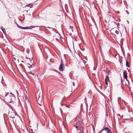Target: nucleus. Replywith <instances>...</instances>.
Segmentation results:
<instances>
[{
    "label": "nucleus",
    "instance_id": "1",
    "mask_svg": "<svg viewBox=\"0 0 133 133\" xmlns=\"http://www.w3.org/2000/svg\"><path fill=\"white\" fill-rule=\"evenodd\" d=\"M17 25V26L19 28H21L23 29H31L32 28H33L35 27H38L37 26H26L25 27H22L21 26H19L18 24L16 23Z\"/></svg>",
    "mask_w": 133,
    "mask_h": 133
},
{
    "label": "nucleus",
    "instance_id": "2",
    "mask_svg": "<svg viewBox=\"0 0 133 133\" xmlns=\"http://www.w3.org/2000/svg\"><path fill=\"white\" fill-rule=\"evenodd\" d=\"M79 117H77L75 119V122L76 123V125H79L80 124V121L78 120Z\"/></svg>",
    "mask_w": 133,
    "mask_h": 133
},
{
    "label": "nucleus",
    "instance_id": "3",
    "mask_svg": "<svg viewBox=\"0 0 133 133\" xmlns=\"http://www.w3.org/2000/svg\"><path fill=\"white\" fill-rule=\"evenodd\" d=\"M63 62L62 60H61V64L59 67V70L60 71H62L63 70Z\"/></svg>",
    "mask_w": 133,
    "mask_h": 133
},
{
    "label": "nucleus",
    "instance_id": "4",
    "mask_svg": "<svg viewBox=\"0 0 133 133\" xmlns=\"http://www.w3.org/2000/svg\"><path fill=\"white\" fill-rule=\"evenodd\" d=\"M42 94H41V93L40 92H37V93L36 94V97L38 99V101L39 100V99L40 97L41 96Z\"/></svg>",
    "mask_w": 133,
    "mask_h": 133
},
{
    "label": "nucleus",
    "instance_id": "5",
    "mask_svg": "<svg viewBox=\"0 0 133 133\" xmlns=\"http://www.w3.org/2000/svg\"><path fill=\"white\" fill-rule=\"evenodd\" d=\"M8 98L9 99H8V101L9 103H11L13 102L12 99V97L11 96H9Z\"/></svg>",
    "mask_w": 133,
    "mask_h": 133
},
{
    "label": "nucleus",
    "instance_id": "6",
    "mask_svg": "<svg viewBox=\"0 0 133 133\" xmlns=\"http://www.w3.org/2000/svg\"><path fill=\"white\" fill-rule=\"evenodd\" d=\"M109 78L108 76H107L105 79V82L106 84L108 85V82L109 81Z\"/></svg>",
    "mask_w": 133,
    "mask_h": 133
},
{
    "label": "nucleus",
    "instance_id": "7",
    "mask_svg": "<svg viewBox=\"0 0 133 133\" xmlns=\"http://www.w3.org/2000/svg\"><path fill=\"white\" fill-rule=\"evenodd\" d=\"M1 29L3 33H4V34L5 35H6V31L5 29L2 26H1Z\"/></svg>",
    "mask_w": 133,
    "mask_h": 133
},
{
    "label": "nucleus",
    "instance_id": "8",
    "mask_svg": "<svg viewBox=\"0 0 133 133\" xmlns=\"http://www.w3.org/2000/svg\"><path fill=\"white\" fill-rule=\"evenodd\" d=\"M123 74H124V78L127 79V74L124 71H123Z\"/></svg>",
    "mask_w": 133,
    "mask_h": 133
},
{
    "label": "nucleus",
    "instance_id": "9",
    "mask_svg": "<svg viewBox=\"0 0 133 133\" xmlns=\"http://www.w3.org/2000/svg\"><path fill=\"white\" fill-rule=\"evenodd\" d=\"M126 65L127 67H130V64L126 60Z\"/></svg>",
    "mask_w": 133,
    "mask_h": 133
},
{
    "label": "nucleus",
    "instance_id": "10",
    "mask_svg": "<svg viewBox=\"0 0 133 133\" xmlns=\"http://www.w3.org/2000/svg\"><path fill=\"white\" fill-rule=\"evenodd\" d=\"M74 127L76 128L78 130H79V129L80 128V126L79 125H75Z\"/></svg>",
    "mask_w": 133,
    "mask_h": 133
},
{
    "label": "nucleus",
    "instance_id": "11",
    "mask_svg": "<svg viewBox=\"0 0 133 133\" xmlns=\"http://www.w3.org/2000/svg\"><path fill=\"white\" fill-rule=\"evenodd\" d=\"M107 133H111V131L109 129H108L106 131Z\"/></svg>",
    "mask_w": 133,
    "mask_h": 133
},
{
    "label": "nucleus",
    "instance_id": "12",
    "mask_svg": "<svg viewBox=\"0 0 133 133\" xmlns=\"http://www.w3.org/2000/svg\"><path fill=\"white\" fill-rule=\"evenodd\" d=\"M28 74H32V75H35V74L34 73H32V72L31 71H30L29 72H28Z\"/></svg>",
    "mask_w": 133,
    "mask_h": 133
},
{
    "label": "nucleus",
    "instance_id": "13",
    "mask_svg": "<svg viewBox=\"0 0 133 133\" xmlns=\"http://www.w3.org/2000/svg\"><path fill=\"white\" fill-rule=\"evenodd\" d=\"M28 64V65H29V66H28V67L29 68H31L32 67V65H30V64H29V63H28V64Z\"/></svg>",
    "mask_w": 133,
    "mask_h": 133
},
{
    "label": "nucleus",
    "instance_id": "14",
    "mask_svg": "<svg viewBox=\"0 0 133 133\" xmlns=\"http://www.w3.org/2000/svg\"><path fill=\"white\" fill-rule=\"evenodd\" d=\"M115 32L117 34H119V32L117 30H116L115 31Z\"/></svg>",
    "mask_w": 133,
    "mask_h": 133
},
{
    "label": "nucleus",
    "instance_id": "15",
    "mask_svg": "<svg viewBox=\"0 0 133 133\" xmlns=\"http://www.w3.org/2000/svg\"><path fill=\"white\" fill-rule=\"evenodd\" d=\"M83 63H84V64L85 65V64L86 63V61H85V60H83Z\"/></svg>",
    "mask_w": 133,
    "mask_h": 133
},
{
    "label": "nucleus",
    "instance_id": "16",
    "mask_svg": "<svg viewBox=\"0 0 133 133\" xmlns=\"http://www.w3.org/2000/svg\"><path fill=\"white\" fill-rule=\"evenodd\" d=\"M104 130H105L106 131L107 130H108L109 129L108 127H106L104 129Z\"/></svg>",
    "mask_w": 133,
    "mask_h": 133
},
{
    "label": "nucleus",
    "instance_id": "17",
    "mask_svg": "<svg viewBox=\"0 0 133 133\" xmlns=\"http://www.w3.org/2000/svg\"><path fill=\"white\" fill-rule=\"evenodd\" d=\"M99 49L101 50V47L100 46H99Z\"/></svg>",
    "mask_w": 133,
    "mask_h": 133
},
{
    "label": "nucleus",
    "instance_id": "18",
    "mask_svg": "<svg viewBox=\"0 0 133 133\" xmlns=\"http://www.w3.org/2000/svg\"><path fill=\"white\" fill-rule=\"evenodd\" d=\"M65 106H66V107H67V108H70V107H69V106L68 105H65Z\"/></svg>",
    "mask_w": 133,
    "mask_h": 133
},
{
    "label": "nucleus",
    "instance_id": "19",
    "mask_svg": "<svg viewBox=\"0 0 133 133\" xmlns=\"http://www.w3.org/2000/svg\"><path fill=\"white\" fill-rule=\"evenodd\" d=\"M72 85L74 86H75V84L74 82H72Z\"/></svg>",
    "mask_w": 133,
    "mask_h": 133
},
{
    "label": "nucleus",
    "instance_id": "20",
    "mask_svg": "<svg viewBox=\"0 0 133 133\" xmlns=\"http://www.w3.org/2000/svg\"><path fill=\"white\" fill-rule=\"evenodd\" d=\"M126 12L128 14H129V12H128V11H126Z\"/></svg>",
    "mask_w": 133,
    "mask_h": 133
},
{
    "label": "nucleus",
    "instance_id": "21",
    "mask_svg": "<svg viewBox=\"0 0 133 133\" xmlns=\"http://www.w3.org/2000/svg\"><path fill=\"white\" fill-rule=\"evenodd\" d=\"M26 59H29V60H30V58H28V57H26Z\"/></svg>",
    "mask_w": 133,
    "mask_h": 133
},
{
    "label": "nucleus",
    "instance_id": "22",
    "mask_svg": "<svg viewBox=\"0 0 133 133\" xmlns=\"http://www.w3.org/2000/svg\"><path fill=\"white\" fill-rule=\"evenodd\" d=\"M10 94L12 95V97H13L14 96V95L12 93H10Z\"/></svg>",
    "mask_w": 133,
    "mask_h": 133
},
{
    "label": "nucleus",
    "instance_id": "23",
    "mask_svg": "<svg viewBox=\"0 0 133 133\" xmlns=\"http://www.w3.org/2000/svg\"><path fill=\"white\" fill-rule=\"evenodd\" d=\"M119 99H121V98H120V97L118 98V103H119V101L118 100H119Z\"/></svg>",
    "mask_w": 133,
    "mask_h": 133
},
{
    "label": "nucleus",
    "instance_id": "24",
    "mask_svg": "<svg viewBox=\"0 0 133 133\" xmlns=\"http://www.w3.org/2000/svg\"><path fill=\"white\" fill-rule=\"evenodd\" d=\"M8 94H9V93H8V94H7V93H6V94H5V96H7V95H8Z\"/></svg>",
    "mask_w": 133,
    "mask_h": 133
},
{
    "label": "nucleus",
    "instance_id": "25",
    "mask_svg": "<svg viewBox=\"0 0 133 133\" xmlns=\"http://www.w3.org/2000/svg\"><path fill=\"white\" fill-rule=\"evenodd\" d=\"M117 55H115V57L116 58V56H117Z\"/></svg>",
    "mask_w": 133,
    "mask_h": 133
},
{
    "label": "nucleus",
    "instance_id": "26",
    "mask_svg": "<svg viewBox=\"0 0 133 133\" xmlns=\"http://www.w3.org/2000/svg\"><path fill=\"white\" fill-rule=\"evenodd\" d=\"M104 130V129H102V130H101V132H101H101L103 130Z\"/></svg>",
    "mask_w": 133,
    "mask_h": 133
},
{
    "label": "nucleus",
    "instance_id": "27",
    "mask_svg": "<svg viewBox=\"0 0 133 133\" xmlns=\"http://www.w3.org/2000/svg\"><path fill=\"white\" fill-rule=\"evenodd\" d=\"M26 6H29V5H26L25 6V7H26Z\"/></svg>",
    "mask_w": 133,
    "mask_h": 133
},
{
    "label": "nucleus",
    "instance_id": "28",
    "mask_svg": "<svg viewBox=\"0 0 133 133\" xmlns=\"http://www.w3.org/2000/svg\"><path fill=\"white\" fill-rule=\"evenodd\" d=\"M32 131H32L31 132V133H34V132H33Z\"/></svg>",
    "mask_w": 133,
    "mask_h": 133
},
{
    "label": "nucleus",
    "instance_id": "29",
    "mask_svg": "<svg viewBox=\"0 0 133 133\" xmlns=\"http://www.w3.org/2000/svg\"><path fill=\"white\" fill-rule=\"evenodd\" d=\"M38 103V104H39V105H40V106H41V104H39Z\"/></svg>",
    "mask_w": 133,
    "mask_h": 133
},
{
    "label": "nucleus",
    "instance_id": "30",
    "mask_svg": "<svg viewBox=\"0 0 133 133\" xmlns=\"http://www.w3.org/2000/svg\"><path fill=\"white\" fill-rule=\"evenodd\" d=\"M15 118V117H10V118Z\"/></svg>",
    "mask_w": 133,
    "mask_h": 133
},
{
    "label": "nucleus",
    "instance_id": "31",
    "mask_svg": "<svg viewBox=\"0 0 133 133\" xmlns=\"http://www.w3.org/2000/svg\"><path fill=\"white\" fill-rule=\"evenodd\" d=\"M122 52H123V54L124 55V52L123 51H122Z\"/></svg>",
    "mask_w": 133,
    "mask_h": 133
},
{
    "label": "nucleus",
    "instance_id": "32",
    "mask_svg": "<svg viewBox=\"0 0 133 133\" xmlns=\"http://www.w3.org/2000/svg\"><path fill=\"white\" fill-rule=\"evenodd\" d=\"M48 28H50V27H48Z\"/></svg>",
    "mask_w": 133,
    "mask_h": 133
},
{
    "label": "nucleus",
    "instance_id": "33",
    "mask_svg": "<svg viewBox=\"0 0 133 133\" xmlns=\"http://www.w3.org/2000/svg\"><path fill=\"white\" fill-rule=\"evenodd\" d=\"M86 99V98H85V99Z\"/></svg>",
    "mask_w": 133,
    "mask_h": 133
},
{
    "label": "nucleus",
    "instance_id": "34",
    "mask_svg": "<svg viewBox=\"0 0 133 133\" xmlns=\"http://www.w3.org/2000/svg\"><path fill=\"white\" fill-rule=\"evenodd\" d=\"M17 93L18 94V92L17 91Z\"/></svg>",
    "mask_w": 133,
    "mask_h": 133
},
{
    "label": "nucleus",
    "instance_id": "35",
    "mask_svg": "<svg viewBox=\"0 0 133 133\" xmlns=\"http://www.w3.org/2000/svg\"><path fill=\"white\" fill-rule=\"evenodd\" d=\"M127 22H128V23H129V22L128 21H127Z\"/></svg>",
    "mask_w": 133,
    "mask_h": 133
},
{
    "label": "nucleus",
    "instance_id": "36",
    "mask_svg": "<svg viewBox=\"0 0 133 133\" xmlns=\"http://www.w3.org/2000/svg\"><path fill=\"white\" fill-rule=\"evenodd\" d=\"M22 62H23V61H22Z\"/></svg>",
    "mask_w": 133,
    "mask_h": 133
},
{
    "label": "nucleus",
    "instance_id": "37",
    "mask_svg": "<svg viewBox=\"0 0 133 133\" xmlns=\"http://www.w3.org/2000/svg\"><path fill=\"white\" fill-rule=\"evenodd\" d=\"M61 105H63L61 103Z\"/></svg>",
    "mask_w": 133,
    "mask_h": 133
},
{
    "label": "nucleus",
    "instance_id": "38",
    "mask_svg": "<svg viewBox=\"0 0 133 133\" xmlns=\"http://www.w3.org/2000/svg\"><path fill=\"white\" fill-rule=\"evenodd\" d=\"M121 82H122V80H121Z\"/></svg>",
    "mask_w": 133,
    "mask_h": 133
},
{
    "label": "nucleus",
    "instance_id": "39",
    "mask_svg": "<svg viewBox=\"0 0 133 133\" xmlns=\"http://www.w3.org/2000/svg\"><path fill=\"white\" fill-rule=\"evenodd\" d=\"M28 101H29V99H28Z\"/></svg>",
    "mask_w": 133,
    "mask_h": 133
},
{
    "label": "nucleus",
    "instance_id": "40",
    "mask_svg": "<svg viewBox=\"0 0 133 133\" xmlns=\"http://www.w3.org/2000/svg\"><path fill=\"white\" fill-rule=\"evenodd\" d=\"M118 115H119V114H118Z\"/></svg>",
    "mask_w": 133,
    "mask_h": 133
},
{
    "label": "nucleus",
    "instance_id": "41",
    "mask_svg": "<svg viewBox=\"0 0 133 133\" xmlns=\"http://www.w3.org/2000/svg\"><path fill=\"white\" fill-rule=\"evenodd\" d=\"M99 133H101V132H99Z\"/></svg>",
    "mask_w": 133,
    "mask_h": 133
}]
</instances>
